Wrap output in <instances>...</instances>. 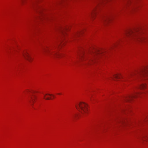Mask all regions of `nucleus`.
I'll list each match as a JSON object with an SVG mask.
<instances>
[{
  "label": "nucleus",
  "instance_id": "obj_1",
  "mask_svg": "<svg viewBox=\"0 0 148 148\" xmlns=\"http://www.w3.org/2000/svg\"><path fill=\"white\" fill-rule=\"evenodd\" d=\"M102 51L99 49H94L88 53L83 52L79 55L80 62H84V64H90L91 62H94L95 60L103 53Z\"/></svg>",
  "mask_w": 148,
  "mask_h": 148
},
{
  "label": "nucleus",
  "instance_id": "obj_2",
  "mask_svg": "<svg viewBox=\"0 0 148 148\" xmlns=\"http://www.w3.org/2000/svg\"><path fill=\"white\" fill-rule=\"evenodd\" d=\"M126 36L129 39L137 40L139 41L146 42L148 41V38L140 36V29H135L129 30L125 32Z\"/></svg>",
  "mask_w": 148,
  "mask_h": 148
},
{
  "label": "nucleus",
  "instance_id": "obj_3",
  "mask_svg": "<svg viewBox=\"0 0 148 148\" xmlns=\"http://www.w3.org/2000/svg\"><path fill=\"white\" fill-rule=\"evenodd\" d=\"M135 76L137 77L148 78V66L144 68L139 72L130 73L126 78H129Z\"/></svg>",
  "mask_w": 148,
  "mask_h": 148
},
{
  "label": "nucleus",
  "instance_id": "obj_4",
  "mask_svg": "<svg viewBox=\"0 0 148 148\" xmlns=\"http://www.w3.org/2000/svg\"><path fill=\"white\" fill-rule=\"evenodd\" d=\"M76 109L83 115H85L88 113L87 105L83 102H80L75 105Z\"/></svg>",
  "mask_w": 148,
  "mask_h": 148
},
{
  "label": "nucleus",
  "instance_id": "obj_5",
  "mask_svg": "<svg viewBox=\"0 0 148 148\" xmlns=\"http://www.w3.org/2000/svg\"><path fill=\"white\" fill-rule=\"evenodd\" d=\"M42 50L43 52L45 53V54H46V55L50 57H57L61 56L60 54L53 51L52 48H44Z\"/></svg>",
  "mask_w": 148,
  "mask_h": 148
},
{
  "label": "nucleus",
  "instance_id": "obj_6",
  "mask_svg": "<svg viewBox=\"0 0 148 148\" xmlns=\"http://www.w3.org/2000/svg\"><path fill=\"white\" fill-rule=\"evenodd\" d=\"M140 94V93L135 92L134 94L131 95H129L126 97L125 98V100L126 101H130L133 98L137 97V95Z\"/></svg>",
  "mask_w": 148,
  "mask_h": 148
},
{
  "label": "nucleus",
  "instance_id": "obj_7",
  "mask_svg": "<svg viewBox=\"0 0 148 148\" xmlns=\"http://www.w3.org/2000/svg\"><path fill=\"white\" fill-rule=\"evenodd\" d=\"M23 56L24 57L29 61L30 62L32 61V58L29 54L26 51L23 53Z\"/></svg>",
  "mask_w": 148,
  "mask_h": 148
},
{
  "label": "nucleus",
  "instance_id": "obj_8",
  "mask_svg": "<svg viewBox=\"0 0 148 148\" xmlns=\"http://www.w3.org/2000/svg\"><path fill=\"white\" fill-rule=\"evenodd\" d=\"M102 21L103 22H108L110 20V18L109 16L108 15H104L102 16L101 17Z\"/></svg>",
  "mask_w": 148,
  "mask_h": 148
},
{
  "label": "nucleus",
  "instance_id": "obj_9",
  "mask_svg": "<svg viewBox=\"0 0 148 148\" xmlns=\"http://www.w3.org/2000/svg\"><path fill=\"white\" fill-rule=\"evenodd\" d=\"M98 9L97 8H94L90 12L89 15L92 17H93L98 11Z\"/></svg>",
  "mask_w": 148,
  "mask_h": 148
},
{
  "label": "nucleus",
  "instance_id": "obj_10",
  "mask_svg": "<svg viewBox=\"0 0 148 148\" xmlns=\"http://www.w3.org/2000/svg\"><path fill=\"white\" fill-rule=\"evenodd\" d=\"M44 98L46 100H49L50 99H51V98H49V97H47L46 96L47 95H49L50 96H53V98L55 97V96L54 95H53L52 94H44Z\"/></svg>",
  "mask_w": 148,
  "mask_h": 148
},
{
  "label": "nucleus",
  "instance_id": "obj_11",
  "mask_svg": "<svg viewBox=\"0 0 148 148\" xmlns=\"http://www.w3.org/2000/svg\"><path fill=\"white\" fill-rule=\"evenodd\" d=\"M36 99V97L34 96L33 97H31L30 99L29 100V102L31 103L32 105H33V104L32 103H34L35 102V100Z\"/></svg>",
  "mask_w": 148,
  "mask_h": 148
},
{
  "label": "nucleus",
  "instance_id": "obj_12",
  "mask_svg": "<svg viewBox=\"0 0 148 148\" xmlns=\"http://www.w3.org/2000/svg\"><path fill=\"white\" fill-rule=\"evenodd\" d=\"M113 76L114 78L116 79L120 78L121 77L123 78L122 76H121L120 75L116 74L114 75Z\"/></svg>",
  "mask_w": 148,
  "mask_h": 148
},
{
  "label": "nucleus",
  "instance_id": "obj_13",
  "mask_svg": "<svg viewBox=\"0 0 148 148\" xmlns=\"http://www.w3.org/2000/svg\"><path fill=\"white\" fill-rule=\"evenodd\" d=\"M146 87L145 84H142L139 87V88L141 89H143Z\"/></svg>",
  "mask_w": 148,
  "mask_h": 148
},
{
  "label": "nucleus",
  "instance_id": "obj_14",
  "mask_svg": "<svg viewBox=\"0 0 148 148\" xmlns=\"http://www.w3.org/2000/svg\"><path fill=\"white\" fill-rule=\"evenodd\" d=\"M67 29L68 27H63V28L61 29V32L64 34V31H65L66 30H67Z\"/></svg>",
  "mask_w": 148,
  "mask_h": 148
},
{
  "label": "nucleus",
  "instance_id": "obj_15",
  "mask_svg": "<svg viewBox=\"0 0 148 148\" xmlns=\"http://www.w3.org/2000/svg\"><path fill=\"white\" fill-rule=\"evenodd\" d=\"M118 123H120L121 124H123L124 123V121L123 120H119L118 121Z\"/></svg>",
  "mask_w": 148,
  "mask_h": 148
},
{
  "label": "nucleus",
  "instance_id": "obj_16",
  "mask_svg": "<svg viewBox=\"0 0 148 148\" xmlns=\"http://www.w3.org/2000/svg\"><path fill=\"white\" fill-rule=\"evenodd\" d=\"M144 121H148V116L146 117L144 119Z\"/></svg>",
  "mask_w": 148,
  "mask_h": 148
},
{
  "label": "nucleus",
  "instance_id": "obj_17",
  "mask_svg": "<svg viewBox=\"0 0 148 148\" xmlns=\"http://www.w3.org/2000/svg\"><path fill=\"white\" fill-rule=\"evenodd\" d=\"M77 116H78V115L77 114H74L73 115V117H76Z\"/></svg>",
  "mask_w": 148,
  "mask_h": 148
},
{
  "label": "nucleus",
  "instance_id": "obj_18",
  "mask_svg": "<svg viewBox=\"0 0 148 148\" xmlns=\"http://www.w3.org/2000/svg\"><path fill=\"white\" fill-rule=\"evenodd\" d=\"M80 32H78V33H76L75 34V35H79V34H80Z\"/></svg>",
  "mask_w": 148,
  "mask_h": 148
},
{
  "label": "nucleus",
  "instance_id": "obj_19",
  "mask_svg": "<svg viewBox=\"0 0 148 148\" xmlns=\"http://www.w3.org/2000/svg\"><path fill=\"white\" fill-rule=\"evenodd\" d=\"M21 2L22 3H24V0H21Z\"/></svg>",
  "mask_w": 148,
  "mask_h": 148
},
{
  "label": "nucleus",
  "instance_id": "obj_20",
  "mask_svg": "<svg viewBox=\"0 0 148 148\" xmlns=\"http://www.w3.org/2000/svg\"><path fill=\"white\" fill-rule=\"evenodd\" d=\"M58 95H61V93H58Z\"/></svg>",
  "mask_w": 148,
  "mask_h": 148
},
{
  "label": "nucleus",
  "instance_id": "obj_21",
  "mask_svg": "<svg viewBox=\"0 0 148 148\" xmlns=\"http://www.w3.org/2000/svg\"><path fill=\"white\" fill-rule=\"evenodd\" d=\"M32 4H34V1H33V2H32Z\"/></svg>",
  "mask_w": 148,
  "mask_h": 148
}]
</instances>
